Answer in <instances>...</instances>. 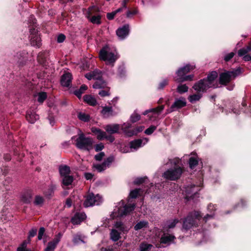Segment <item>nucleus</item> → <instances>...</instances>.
Here are the masks:
<instances>
[{"instance_id":"1","label":"nucleus","mask_w":251,"mask_h":251,"mask_svg":"<svg viewBox=\"0 0 251 251\" xmlns=\"http://www.w3.org/2000/svg\"><path fill=\"white\" fill-rule=\"evenodd\" d=\"M218 74L215 71L212 72L207 76L206 79H203L196 83L193 88L197 92H204L209 88H216L218 87L217 78Z\"/></svg>"},{"instance_id":"2","label":"nucleus","mask_w":251,"mask_h":251,"mask_svg":"<svg viewBox=\"0 0 251 251\" xmlns=\"http://www.w3.org/2000/svg\"><path fill=\"white\" fill-rule=\"evenodd\" d=\"M170 161V163L175 166L165 172L163 176L166 179L176 180L180 177L182 173V169L179 166L180 160L178 158H175Z\"/></svg>"},{"instance_id":"3","label":"nucleus","mask_w":251,"mask_h":251,"mask_svg":"<svg viewBox=\"0 0 251 251\" xmlns=\"http://www.w3.org/2000/svg\"><path fill=\"white\" fill-rule=\"evenodd\" d=\"M75 142V146L81 150L90 151L93 149V139L91 137H86L83 133L78 135Z\"/></svg>"},{"instance_id":"4","label":"nucleus","mask_w":251,"mask_h":251,"mask_svg":"<svg viewBox=\"0 0 251 251\" xmlns=\"http://www.w3.org/2000/svg\"><path fill=\"white\" fill-rule=\"evenodd\" d=\"M135 209V204L125 205L124 201L120 202L114 209L112 213L113 218L122 217L129 213Z\"/></svg>"},{"instance_id":"5","label":"nucleus","mask_w":251,"mask_h":251,"mask_svg":"<svg viewBox=\"0 0 251 251\" xmlns=\"http://www.w3.org/2000/svg\"><path fill=\"white\" fill-rule=\"evenodd\" d=\"M201 217V215L199 212L190 213L183 221V228L188 230L192 227L197 226Z\"/></svg>"},{"instance_id":"6","label":"nucleus","mask_w":251,"mask_h":251,"mask_svg":"<svg viewBox=\"0 0 251 251\" xmlns=\"http://www.w3.org/2000/svg\"><path fill=\"white\" fill-rule=\"evenodd\" d=\"M99 57L101 60L104 61L106 64L112 66L118 58L117 53L112 52L107 46L103 47L100 50Z\"/></svg>"},{"instance_id":"7","label":"nucleus","mask_w":251,"mask_h":251,"mask_svg":"<svg viewBox=\"0 0 251 251\" xmlns=\"http://www.w3.org/2000/svg\"><path fill=\"white\" fill-rule=\"evenodd\" d=\"M30 23H32V27L30 28V44L32 46L39 47L41 44V41L40 36L38 35L37 30L36 29V27L35 24H36V19L33 16H31L29 18Z\"/></svg>"},{"instance_id":"8","label":"nucleus","mask_w":251,"mask_h":251,"mask_svg":"<svg viewBox=\"0 0 251 251\" xmlns=\"http://www.w3.org/2000/svg\"><path fill=\"white\" fill-rule=\"evenodd\" d=\"M241 73V69L239 68L232 71L222 73L220 76V82L222 84H226L231 80L235 78Z\"/></svg>"},{"instance_id":"9","label":"nucleus","mask_w":251,"mask_h":251,"mask_svg":"<svg viewBox=\"0 0 251 251\" xmlns=\"http://www.w3.org/2000/svg\"><path fill=\"white\" fill-rule=\"evenodd\" d=\"M131 125L130 123H124L122 125V130L126 135L128 137H131L137 135L138 133L142 132L145 127L143 126H140L136 127L134 129H130Z\"/></svg>"},{"instance_id":"10","label":"nucleus","mask_w":251,"mask_h":251,"mask_svg":"<svg viewBox=\"0 0 251 251\" xmlns=\"http://www.w3.org/2000/svg\"><path fill=\"white\" fill-rule=\"evenodd\" d=\"M102 201V199L99 195H94L93 193L89 194L84 202V206L86 207L98 205Z\"/></svg>"},{"instance_id":"11","label":"nucleus","mask_w":251,"mask_h":251,"mask_svg":"<svg viewBox=\"0 0 251 251\" xmlns=\"http://www.w3.org/2000/svg\"><path fill=\"white\" fill-rule=\"evenodd\" d=\"M175 236L172 234H170L169 232H163V234L161 235L159 243L155 244L156 248H160L161 247V244H165L167 246L170 245L174 243Z\"/></svg>"},{"instance_id":"12","label":"nucleus","mask_w":251,"mask_h":251,"mask_svg":"<svg viewBox=\"0 0 251 251\" xmlns=\"http://www.w3.org/2000/svg\"><path fill=\"white\" fill-rule=\"evenodd\" d=\"M97 7L93 6L88 8L86 17L89 19V20L94 24H100L101 17L100 15H94V12L97 10Z\"/></svg>"},{"instance_id":"13","label":"nucleus","mask_w":251,"mask_h":251,"mask_svg":"<svg viewBox=\"0 0 251 251\" xmlns=\"http://www.w3.org/2000/svg\"><path fill=\"white\" fill-rule=\"evenodd\" d=\"M114 160V157L113 156H110L107 158L102 164H94L93 168L98 172H101L109 167Z\"/></svg>"},{"instance_id":"14","label":"nucleus","mask_w":251,"mask_h":251,"mask_svg":"<svg viewBox=\"0 0 251 251\" xmlns=\"http://www.w3.org/2000/svg\"><path fill=\"white\" fill-rule=\"evenodd\" d=\"M62 236L63 234L61 232L56 234L54 239L48 243L45 251H54L57 244L60 241Z\"/></svg>"},{"instance_id":"15","label":"nucleus","mask_w":251,"mask_h":251,"mask_svg":"<svg viewBox=\"0 0 251 251\" xmlns=\"http://www.w3.org/2000/svg\"><path fill=\"white\" fill-rule=\"evenodd\" d=\"M186 104V101L184 98H181L176 99L173 104L171 106L169 109L167 110L168 113L174 111L178 109L185 106Z\"/></svg>"},{"instance_id":"16","label":"nucleus","mask_w":251,"mask_h":251,"mask_svg":"<svg viewBox=\"0 0 251 251\" xmlns=\"http://www.w3.org/2000/svg\"><path fill=\"white\" fill-rule=\"evenodd\" d=\"M201 183L199 186L191 185L188 186L185 188V193L187 199L194 198V196L198 193V192L200 190V187L201 186Z\"/></svg>"},{"instance_id":"17","label":"nucleus","mask_w":251,"mask_h":251,"mask_svg":"<svg viewBox=\"0 0 251 251\" xmlns=\"http://www.w3.org/2000/svg\"><path fill=\"white\" fill-rule=\"evenodd\" d=\"M195 68L194 65H186L183 67L179 68L176 72V77H181L184 76L186 74L189 72L191 70H193Z\"/></svg>"},{"instance_id":"18","label":"nucleus","mask_w":251,"mask_h":251,"mask_svg":"<svg viewBox=\"0 0 251 251\" xmlns=\"http://www.w3.org/2000/svg\"><path fill=\"white\" fill-rule=\"evenodd\" d=\"M129 28V25H126L117 30L116 34L120 39L123 40L128 35Z\"/></svg>"},{"instance_id":"19","label":"nucleus","mask_w":251,"mask_h":251,"mask_svg":"<svg viewBox=\"0 0 251 251\" xmlns=\"http://www.w3.org/2000/svg\"><path fill=\"white\" fill-rule=\"evenodd\" d=\"M178 222L179 220L177 219H171L167 221L163 226L162 232H169V230L174 228Z\"/></svg>"},{"instance_id":"20","label":"nucleus","mask_w":251,"mask_h":251,"mask_svg":"<svg viewBox=\"0 0 251 251\" xmlns=\"http://www.w3.org/2000/svg\"><path fill=\"white\" fill-rule=\"evenodd\" d=\"M148 142V139L146 138L143 139H137L130 143V147L131 149L136 150L139 148L145 145Z\"/></svg>"},{"instance_id":"21","label":"nucleus","mask_w":251,"mask_h":251,"mask_svg":"<svg viewBox=\"0 0 251 251\" xmlns=\"http://www.w3.org/2000/svg\"><path fill=\"white\" fill-rule=\"evenodd\" d=\"M85 76L88 80L95 79L96 81L101 78L102 73L100 71L95 70L85 74Z\"/></svg>"},{"instance_id":"22","label":"nucleus","mask_w":251,"mask_h":251,"mask_svg":"<svg viewBox=\"0 0 251 251\" xmlns=\"http://www.w3.org/2000/svg\"><path fill=\"white\" fill-rule=\"evenodd\" d=\"M72 76L71 73H65L61 77V84L63 86L68 87L71 84Z\"/></svg>"},{"instance_id":"23","label":"nucleus","mask_w":251,"mask_h":251,"mask_svg":"<svg viewBox=\"0 0 251 251\" xmlns=\"http://www.w3.org/2000/svg\"><path fill=\"white\" fill-rule=\"evenodd\" d=\"M86 218L84 213H77L71 219V222L74 225L80 224Z\"/></svg>"},{"instance_id":"24","label":"nucleus","mask_w":251,"mask_h":251,"mask_svg":"<svg viewBox=\"0 0 251 251\" xmlns=\"http://www.w3.org/2000/svg\"><path fill=\"white\" fill-rule=\"evenodd\" d=\"M26 118L29 123L33 124L39 119V117L35 111L29 110L27 111Z\"/></svg>"},{"instance_id":"25","label":"nucleus","mask_w":251,"mask_h":251,"mask_svg":"<svg viewBox=\"0 0 251 251\" xmlns=\"http://www.w3.org/2000/svg\"><path fill=\"white\" fill-rule=\"evenodd\" d=\"M120 127L122 128L120 125L111 124L106 126L104 127L106 131L110 134H114L118 133Z\"/></svg>"},{"instance_id":"26","label":"nucleus","mask_w":251,"mask_h":251,"mask_svg":"<svg viewBox=\"0 0 251 251\" xmlns=\"http://www.w3.org/2000/svg\"><path fill=\"white\" fill-rule=\"evenodd\" d=\"M92 131L97 135V139L100 140H103L105 138V136L106 133L104 131H102L101 130L97 128H92Z\"/></svg>"},{"instance_id":"27","label":"nucleus","mask_w":251,"mask_h":251,"mask_svg":"<svg viewBox=\"0 0 251 251\" xmlns=\"http://www.w3.org/2000/svg\"><path fill=\"white\" fill-rule=\"evenodd\" d=\"M107 87V83L104 80L100 79L96 81L95 83L93 85V88L94 89H101Z\"/></svg>"},{"instance_id":"28","label":"nucleus","mask_w":251,"mask_h":251,"mask_svg":"<svg viewBox=\"0 0 251 251\" xmlns=\"http://www.w3.org/2000/svg\"><path fill=\"white\" fill-rule=\"evenodd\" d=\"M32 194L30 191L24 192L21 196V201L24 203H28L31 201Z\"/></svg>"},{"instance_id":"29","label":"nucleus","mask_w":251,"mask_h":251,"mask_svg":"<svg viewBox=\"0 0 251 251\" xmlns=\"http://www.w3.org/2000/svg\"><path fill=\"white\" fill-rule=\"evenodd\" d=\"M84 101L91 106H95L97 102L96 99L91 95H85L83 97Z\"/></svg>"},{"instance_id":"30","label":"nucleus","mask_w":251,"mask_h":251,"mask_svg":"<svg viewBox=\"0 0 251 251\" xmlns=\"http://www.w3.org/2000/svg\"><path fill=\"white\" fill-rule=\"evenodd\" d=\"M207 210L210 214H207L206 216L204 217L203 220L205 222H206L209 219L213 218L214 213H212V212L216 210L215 205L212 204H209L207 206Z\"/></svg>"},{"instance_id":"31","label":"nucleus","mask_w":251,"mask_h":251,"mask_svg":"<svg viewBox=\"0 0 251 251\" xmlns=\"http://www.w3.org/2000/svg\"><path fill=\"white\" fill-rule=\"evenodd\" d=\"M112 112L111 106H104L102 108L101 113L104 118H107L112 115Z\"/></svg>"},{"instance_id":"32","label":"nucleus","mask_w":251,"mask_h":251,"mask_svg":"<svg viewBox=\"0 0 251 251\" xmlns=\"http://www.w3.org/2000/svg\"><path fill=\"white\" fill-rule=\"evenodd\" d=\"M164 106L161 105V106H158L156 108H151V109L147 110L143 112V114L144 115H146L150 112H153V113L158 114L164 109Z\"/></svg>"},{"instance_id":"33","label":"nucleus","mask_w":251,"mask_h":251,"mask_svg":"<svg viewBox=\"0 0 251 251\" xmlns=\"http://www.w3.org/2000/svg\"><path fill=\"white\" fill-rule=\"evenodd\" d=\"M59 172L62 177L69 176L70 172V168L66 165L61 166L59 167Z\"/></svg>"},{"instance_id":"34","label":"nucleus","mask_w":251,"mask_h":251,"mask_svg":"<svg viewBox=\"0 0 251 251\" xmlns=\"http://www.w3.org/2000/svg\"><path fill=\"white\" fill-rule=\"evenodd\" d=\"M152 247V245L147 242H143L140 245L139 250L140 251H150Z\"/></svg>"},{"instance_id":"35","label":"nucleus","mask_w":251,"mask_h":251,"mask_svg":"<svg viewBox=\"0 0 251 251\" xmlns=\"http://www.w3.org/2000/svg\"><path fill=\"white\" fill-rule=\"evenodd\" d=\"M149 225V223L146 221H141L137 223L134 226V229L138 230L147 227Z\"/></svg>"},{"instance_id":"36","label":"nucleus","mask_w":251,"mask_h":251,"mask_svg":"<svg viewBox=\"0 0 251 251\" xmlns=\"http://www.w3.org/2000/svg\"><path fill=\"white\" fill-rule=\"evenodd\" d=\"M24 54L23 52H17L16 55H13V61L14 63L21 64L23 62Z\"/></svg>"},{"instance_id":"37","label":"nucleus","mask_w":251,"mask_h":251,"mask_svg":"<svg viewBox=\"0 0 251 251\" xmlns=\"http://www.w3.org/2000/svg\"><path fill=\"white\" fill-rule=\"evenodd\" d=\"M77 117L80 121L84 122H87L89 121L90 119V116L89 114L82 112L78 113Z\"/></svg>"},{"instance_id":"38","label":"nucleus","mask_w":251,"mask_h":251,"mask_svg":"<svg viewBox=\"0 0 251 251\" xmlns=\"http://www.w3.org/2000/svg\"><path fill=\"white\" fill-rule=\"evenodd\" d=\"M114 227L118 230L124 232H127L129 229L121 222H117L114 225Z\"/></svg>"},{"instance_id":"39","label":"nucleus","mask_w":251,"mask_h":251,"mask_svg":"<svg viewBox=\"0 0 251 251\" xmlns=\"http://www.w3.org/2000/svg\"><path fill=\"white\" fill-rule=\"evenodd\" d=\"M199 93L190 95L188 97L189 101L191 103H194L199 100L202 97V94L200 92Z\"/></svg>"},{"instance_id":"40","label":"nucleus","mask_w":251,"mask_h":251,"mask_svg":"<svg viewBox=\"0 0 251 251\" xmlns=\"http://www.w3.org/2000/svg\"><path fill=\"white\" fill-rule=\"evenodd\" d=\"M110 236L113 241H117L120 237V233L117 230L113 229L111 231Z\"/></svg>"},{"instance_id":"41","label":"nucleus","mask_w":251,"mask_h":251,"mask_svg":"<svg viewBox=\"0 0 251 251\" xmlns=\"http://www.w3.org/2000/svg\"><path fill=\"white\" fill-rule=\"evenodd\" d=\"M250 51H251V42L246 48H242L239 50L238 51V54L239 56H242Z\"/></svg>"},{"instance_id":"42","label":"nucleus","mask_w":251,"mask_h":251,"mask_svg":"<svg viewBox=\"0 0 251 251\" xmlns=\"http://www.w3.org/2000/svg\"><path fill=\"white\" fill-rule=\"evenodd\" d=\"M62 183L65 186H68L73 181V177L71 176H67L62 177Z\"/></svg>"},{"instance_id":"43","label":"nucleus","mask_w":251,"mask_h":251,"mask_svg":"<svg viewBox=\"0 0 251 251\" xmlns=\"http://www.w3.org/2000/svg\"><path fill=\"white\" fill-rule=\"evenodd\" d=\"M193 75H185L183 77L175 78V81L177 82H182L186 81H191L193 78Z\"/></svg>"},{"instance_id":"44","label":"nucleus","mask_w":251,"mask_h":251,"mask_svg":"<svg viewBox=\"0 0 251 251\" xmlns=\"http://www.w3.org/2000/svg\"><path fill=\"white\" fill-rule=\"evenodd\" d=\"M84 237L79 234H76L74 236L73 241L75 244H78L80 243H84Z\"/></svg>"},{"instance_id":"45","label":"nucleus","mask_w":251,"mask_h":251,"mask_svg":"<svg viewBox=\"0 0 251 251\" xmlns=\"http://www.w3.org/2000/svg\"><path fill=\"white\" fill-rule=\"evenodd\" d=\"M44 199L43 197L41 196H36L35 197L34 203L35 205L39 206H42L44 203Z\"/></svg>"},{"instance_id":"46","label":"nucleus","mask_w":251,"mask_h":251,"mask_svg":"<svg viewBox=\"0 0 251 251\" xmlns=\"http://www.w3.org/2000/svg\"><path fill=\"white\" fill-rule=\"evenodd\" d=\"M87 89V86L86 85H82L81 86L80 89L78 90H76L75 92V94L80 99L81 97V95Z\"/></svg>"},{"instance_id":"47","label":"nucleus","mask_w":251,"mask_h":251,"mask_svg":"<svg viewBox=\"0 0 251 251\" xmlns=\"http://www.w3.org/2000/svg\"><path fill=\"white\" fill-rule=\"evenodd\" d=\"M55 189V185L51 184L49 186L48 190L44 192V194L47 196H50L52 195Z\"/></svg>"},{"instance_id":"48","label":"nucleus","mask_w":251,"mask_h":251,"mask_svg":"<svg viewBox=\"0 0 251 251\" xmlns=\"http://www.w3.org/2000/svg\"><path fill=\"white\" fill-rule=\"evenodd\" d=\"M189 166L191 169H193L198 164V160L197 157H191L189 159Z\"/></svg>"},{"instance_id":"49","label":"nucleus","mask_w":251,"mask_h":251,"mask_svg":"<svg viewBox=\"0 0 251 251\" xmlns=\"http://www.w3.org/2000/svg\"><path fill=\"white\" fill-rule=\"evenodd\" d=\"M30 242V239L28 240L27 241H25L18 248L17 251H25L28 250L26 249L27 244Z\"/></svg>"},{"instance_id":"50","label":"nucleus","mask_w":251,"mask_h":251,"mask_svg":"<svg viewBox=\"0 0 251 251\" xmlns=\"http://www.w3.org/2000/svg\"><path fill=\"white\" fill-rule=\"evenodd\" d=\"M188 87L185 85H179L177 88V91L180 94H182L188 91Z\"/></svg>"},{"instance_id":"51","label":"nucleus","mask_w":251,"mask_h":251,"mask_svg":"<svg viewBox=\"0 0 251 251\" xmlns=\"http://www.w3.org/2000/svg\"><path fill=\"white\" fill-rule=\"evenodd\" d=\"M141 189H136L130 191L129 193V197L132 198H136L137 196L140 194Z\"/></svg>"},{"instance_id":"52","label":"nucleus","mask_w":251,"mask_h":251,"mask_svg":"<svg viewBox=\"0 0 251 251\" xmlns=\"http://www.w3.org/2000/svg\"><path fill=\"white\" fill-rule=\"evenodd\" d=\"M47 94L45 92L39 93L38 95L37 100L40 103H42L47 98Z\"/></svg>"},{"instance_id":"53","label":"nucleus","mask_w":251,"mask_h":251,"mask_svg":"<svg viewBox=\"0 0 251 251\" xmlns=\"http://www.w3.org/2000/svg\"><path fill=\"white\" fill-rule=\"evenodd\" d=\"M140 119V115L134 112L130 116V121L132 123H134L138 121Z\"/></svg>"},{"instance_id":"54","label":"nucleus","mask_w":251,"mask_h":251,"mask_svg":"<svg viewBox=\"0 0 251 251\" xmlns=\"http://www.w3.org/2000/svg\"><path fill=\"white\" fill-rule=\"evenodd\" d=\"M99 95L102 97L109 96L110 95L109 89L107 88L105 90H103L101 89L99 91Z\"/></svg>"},{"instance_id":"55","label":"nucleus","mask_w":251,"mask_h":251,"mask_svg":"<svg viewBox=\"0 0 251 251\" xmlns=\"http://www.w3.org/2000/svg\"><path fill=\"white\" fill-rule=\"evenodd\" d=\"M75 197L73 196L66 200V205L68 207H70L72 206L73 202L75 201Z\"/></svg>"},{"instance_id":"56","label":"nucleus","mask_w":251,"mask_h":251,"mask_svg":"<svg viewBox=\"0 0 251 251\" xmlns=\"http://www.w3.org/2000/svg\"><path fill=\"white\" fill-rule=\"evenodd\" d=\"M156 129V126H151L145 131V133L147 135H151Z\"/></svg>"},{"instance_id":"57","label":"nucleus","mask_w":251,"mask_h":251,"mask_svg":"<svg viewBox=\"0 0 251 251\" xmlns=\"http://www.w3.org/2000/svg\"><path fill=\"white\" fill-rule=\"evenodd\" d=\"M45 231V229L44 227H41L40 228L38 235V239L39 240H41V239H42Z\"/></svg>"},{"instance_id":"58","label":"nucleus","mask_w":251,"mask_h":251,"mask_svg":"<svg viewBox=\"0 0 251 251\" xmlns=\"http://www.w3.org/2000/svg\"><path fill=\"white\" fill-rule=\"evenodd\" d=\"M147 179V177H139L135 179L134 183L136 184H141L144 182H145L146 180Z\"/></svg>"},{"instance_id":"59","label":"nucleus","mask_w":251,"mask_h":251,"mask_svg":"<svg viewBox=\"0 0 251 251\" xmlns=\"http://www.w3.org/2000/svg\"><path fill=\"white\" fill-rule=\"evenodd\" d=\"M104 155L103 152H100L95 156V159L97 161H101Z\"/></svg>"},{"instance_id":"60","label":"nucleus","mask_w":251,"mask_h":251,"mask_svg":"<svg viewBox=\"0 0 251 251\" xmlns=\"http://www.w3.org/2000/svg\"><path fill=\"white\" fill-rule=\"evenodd\" d=\"M37 233V229L35 228L31 229L29 232L28 240L30 239L31 237H34Z\"/></svg>"},{"instance_id":"61","label":"nucleus","mask_w":251,"mask_h":251,"mask_svg":"<svg viewBox=\"0 0 251 251\" xmlns=\"http://www.w3.org/2000/svg\"><path fill=\"white\" fill-rule=\"evenodd\" d=\"M104 148V145L102 143L98 144L95 145V149L96 151H101Z\"/></svg>"},{"instance_id":"62","label":"nucleus","mask_w":251,"mask_h":251,"mask_svg":"<svg viewBox=\"0 0 251 251\" xmlns=\"http://www.w3.org/2000/svg\"><path fill=\"white\" fill-rule=\"evenodd\" d=\"M137 13V10H134L132 11H127L126 12V17L128 18H131L133 15H135Z\"/></svg>"},{"instance_id":"63","label":"nucleus","mask_w":251,"mask_h":251,"mask_svg":"<svg viewBox=\"0 0 251 251\" xmlns=\"http://www.w3.org/2000/svg\"><path fill=\"white\" fill-rule=\"evenodd\" d=\"M234 55V53L233 52H231L227 55H226L225 57V60L226 61H228L230 60Z\"/></svg>"},{"instance_id":"64","label":"nucleus","mask_w":251,"mask_h":251,"mask_svg":"<svg viewBox=\"0 0 251 251\" xmlns=\"http://www.w3.org/2000/svg\"><path fill=\"white\" fill-rule=\"evenodd\" d=\"M116 14V13L115 12V11H114L111 13H108L107 14V18L109 20H111L114 19Z\"/></svg>"}]
</instances>
